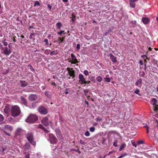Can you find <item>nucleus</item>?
I'll return each instance as SVG.
<instances>
[{
    "instance_id": "2f4dec72",
    "label": "nucleus",
    "mask_w": 158,
    "mask_h": 158,
    "mask_svg": "<svg viewBox=\"0 0 158 158\" xmlns=\"http://www.w3.org/2000/svg\"><path fill=\"white\" fill-rule=\"evenodd\" d=\"M118 143V140H115L114 142L113 145L115 147H118V144L117 143Z\"/></svg>"
},
{
    "instance_id": "bf43d9fd",
    "label": "nucleus",
    "mask_w": 158,
    "mask_h": 158,
    "mask_svg": "<svg viewBox=\"0 0 158 158\" xmlns=\"http://www.w3.org/2000/svg\"><path fill=\"white\" fill-rule=\"evenodd\" d=\"M75 152H78L79 154H80L81 153V152L79 151L78 149H75Z\"/></svg>"
},
{
    "instance_id": "0eeeda50",
    "label": "nucleus",
    "mask_w": 158,
    "mask_h": 158,
    "mask_svg": "<svg viewBox=\"0 0 158 158\" xmlns=\"http://www.w3.org/2000/svg\"><path fill=\"white\" fill-rule=\"evenodd\" d=\"M38 111L40 114L44 115L48 113L47 109L43 106H41L39 108Z\"/></svg>"
},
{
    "instance_id": "79ce46f5",
    "label": "nucleus",
    "mask_w": 158,
    "mask_h": 158,
    "mask_svg": "<svg viewBox=\"0 0 158 158\" xmlns=\"http://www.w3.org/2000/svg\"><path fill=\"white\" fill-rule=\"evenodd\" d=\"M84 74L85 75L88 76L89 75V72L88 70H85L84 71Z\"/></svg>"
},
{
    "instance_id": "864d4df0",
    "label": "nucleus",
    "mask_w": 158,
    "mask_h": 158,
    "mask_svg": "<svg viewBox=\"0 0 158 158\" xmlns=\"http://www.w3.org/2000/svg\"><path fill=\"white\" fill-rule=\"evenodd\" d=\"M106 140L104 138L102 139V144H104L105 143V142L106 141Z\"/></svg>"
},
{
    "instance_id": "338daca9",
    "label": "nucleus",
    "mask_w": 158,
    "mask_h": 158,
    "mask_svg": "<svg viewBox=\"0 0 158 158\" xmlns=\"http://www.w3.org/2000/svg\"><path fill=\"white\" fill-rule=\"evenodd\" d=\"M34 28V27H33V26H32V25H31V26H29L28 29L30 30L31 29V28Z\"/></svg>"
},
{
    "instance_id": "1a4fd4ad",
    "label": "nucleus",
    "mask_w": 158,
    "mask_h": 158,
    "mask_svg": "<svg viewBox=\"0 0 158 158\" xmlns=\"http://www.w3.org/2000/svg\"><path fill=\"white\" fill-rule=\"evenodd\" d=\"M71 57L72 58V61H71L69 60V61L72 64H76L78 62V61L77 60L75 56L74 55V54L72 53L71 54Z\"/></svg>"
},
{
    "instance_id": "9b49d317",
    "label": "nucleus",
    "mask_w": 158,
    "mask_h": 158,
    "mask_svg": "<svg viewBox=\"0 0 158 158\" xmlns=\"http://www.w3.org/2000/svg\"><path fill=\"white\" fill-rule=\"evenodd\" d=\"M111 61L113 63H116L117 62V59L116 57H115L112 54H110L109 55Z\"/></svg>"
},
{
    "instance_id": "0e129e2a",
    "label": "nucleus",
    "mask_w": 158,
    "mask_h": 158,
    "mask_svg": "<svg viewBox=\"0 0 158 158\" xmlns=\"http://www.w3.org/2000/svg\"><path fill=\"white\" fill-rule=\"evenodd\" d=\"M85 103H86V104L88 106L89 105L88 102L86 100H85Z\"/></svg>"
},
{
    "instance_id": "8fccbe9b",
    "label": "nucleus",
    "mask_w": 158,
    "mask_h": 158,
    "mask_svg": "<svg viewBox=\"0 0 158 158\" xmlns=\"http://www.w3.org/2000/svg\"><path fill=\"white\" fill-rule=\"evenodd\" d=\"M96 120L98 122V121H100L102 120V118H98V117L97 118H96Z\"/></svg>"
},
{
    "instance_id": "e433bc0d",
    "label": "nucleus",
    "mask_w": 158,
    "mask_h": 158,
    "mask_svg": "<svg viewBox=\"0 0 158 158\" xmlns=\"http://www.w3.org/2000/svg\"><path fill=\"white\" fill-rule=\"evenodd\" d=\"M85 135L86 136H88L90 135V133L88 131H87L85 133Z\"/></svg>"
},
{
    "instance_id": "4d7b16f0",
    "label": "nucleus",
    "mask_w": 158,
    "mask_h": 158,
    "mask_svg": "<svg viewBox=\"0 0 158 158\" xmlns=\"http://www.w3.org/2000/svg\"><path fill=\"white\" fill-rule=\"evenodd\" d=\"M51 85L52 86H56V84L55 82H51Z\"/></svg>"
},
{
    "instance_id": "680f3d73",
    "label": "nucleus",
    "mask_w": 158,
    "mask_h": 158,
    "mask_svg": "<svg viewBox=\"0 0 158 158\" xmlns=\"http://www.w3.org/2000/svg\"><path fill=\"white\" fill-rule=\"evenodd\" d=\"M141 57L143 58H144L147 57V56L146 55H142L141 56Z\"/></svg>"
},
{
    "instance_id": "b1692460",
    "label": "nucleus",
    "mask_w": 158,
    "mask_h": 158,
    "mask_svg": "<svg viewBox=\"0 0 158 158\" xmlns=\"http://www.w3.org/2000/svg\"><path fill=\"white\" fill-rule=\"evenodd\" d=\"M58 54V52H57V51H52L51 52H50V54L51 56H52V55H57Z\"/></svg>"
},
{
    "instance_id": "f704fd0d",
    "label": "nucleus",
    "mask_w": 158,
    "mask_h": 158,
    "mask_svg": "<svg viewBox=\"0 0 158 158\" xmlns=\"http://www.w3.org/2000/svg\"><path fill=\"white\" fill-rule=\"evenodd\" d=\"M4 119V116L1 114H0V122L2 121Z\"/></svg>"
},
{
    "instance_id": "bb28decb",
    "label": "nucleus",
    "mask_w": 158,
    "mask_h": 158,
    "mask_svg": "<svg viewBox=\"0 0 158 158\" xmlns=\"http://www.w3.org/2000/svg\"><path fill=\"white\" fill-rule=\"evenodd\" d=\"M8 107L7 106H6L4 110V113L7 114H8Z\"/></svg>"
},
{
    "instance_id": "a19ab883",
    "label": "nucleus",
    "mask_w": 158,
    "mask_h": 158,
    "mask_svg": "<svg viewBox=\"0 0 158 158\" xmlns=\"http://www.w3.org/2000/svg\"><path fill=\"white\" fill-rule=\"evenodd\" d=\"M139 90L138 89H136L134 93L137 94H139Z\"/></svg>"
},
{
    "instance_id": "774afa93",
    "label": "nucleus",
    "mask_w": 158,
    "mask_h": 158,
    "mask_svg": "<svg viewBox=\"0 0 158 158\" xmlns=\"http://www.w3.org/2000/svg\"><path fill=\"white\" fill-rule=\"evenodd\" d=\"M91 81H94V82H94V81H95V80H94V78H93L92 77L91 79Z\"/></svg>"
},
{
    "instance_id": "37998d69",
    "label": "nucleus",
    "mask_w": 158,
    "mask_h": 158,
    "mask_svg": "<svg viewBox=\"0 0 158 158\" xmlns=\"http://www.w3.org/2000/svg\"><path fill=\"white\" fill-rule=\"evenodd\" d=\"M70 91V89L69 88H66L65 89V94H68L69 93V91Z\"/></svg>"
},
{
    "instance_id": "aec40b11",
    "label": "nucleus",
    "mask_w": 158,
    "mask_h": 158,
    "mask_svg": "<svg viewBox=\"0 0 158 158\" xmlns=\"http://www.w3.org/2000/svg\"><path fill=\"white\" fill-rule=\"evenodd\" d=\"M21 102L22 103L25 105H26L27 103V101L25 98L22 97H21Z\"/></svg>"
},
{
    "instance_id": "f03ea898",
    "label": "nucleus",
    "mask_w": 158,
    "mask_h": 158,
    "mask_svg": "<svg viewBox=\"0 0 158 158\" xmlns=\"http://www.w3.org/2000/svg\"><path fill=\"white\" fill-rule=\"evenodd\" d=\"M26 137L29 142L34 147H35L36 144V143L35 141H34L33 133L28 132L26 135Z\"/></svg>"
},
{
    "instance_id": "de8ad7c7",
    "label": "nucleus",
    "mask_w": 158,
    "mask_h": 158,
    "mask_svg": "<svg viewBox=\"0 0 158 158\" xmlns=\"http://www.w3.org/2000/svg\"><path fill=\"white\" fill-rule=\"evenodd\" d=\"M91 82L90 81H85L84 83H83V84L84 85H86V84H88L90 83Z\"/></svg>"
},
{
    "instance_id": "473e14b6",
    "label": "nucleus",
    "mask_w": 158,
    "mask_h": 158,
    "mask_svg": "<svg viewBox=\"0 0 158 158\" xmlns=\"http://www.w3.org/2000/svg\"><path fill=\"white\" fill-rule=\"evenodd\" d=\"M24 154L25 155L26 158H29V153L25 152L24 153Z\"/></svg>"
},
{
    "instance_id": "ddd939ff",
    "label": "nucleus",
    "mask_w": 158,
    "mask_h": 158,
    "mask_svg": "<svg viewBox=\"0 0 158 158\" xmlns=\"http://www.w3.org/2000/svg\"><path fill=\"white\" fill-rule=\"evenodd\" d=\"M23 130L21 128H18L15 132L16 135H21L23 134Z\"/></svg>"
},
{
    "instance_id": "5701e85b",
    "label": "nucleus",
    "mask_w": 158,
    "mask_h": 158,
    "mask_svg": "<svg viewBox=\"0 0 158 158\" xmlns=\"http://www.w3.org/2000/svg\"><path fill=\"white\" fill-rule=\"evenodd\" d=\"M30 148V145L29 143H26L24 146V148L26 150H28Z\"/></svg>"
},
{
    "instance_id": "9d476101",
    "label": "nucleus",
    "mask_w": 158,
    "mask_h": 158,
    "mask_svg": "<svg viewBox=\"0 0 158 158\" xmlns=\"http://www.w3.org/2000/svg\"><path fill=\"white\" fill-rule=\"evenodd\" d=\"M11 52V50L9 49L7 47H6L4 48V50L3 51V53L6 56L9 55Z\"/></svg>"
},
{
    "instance_id": "4468645a",
    "label": "nucleus",
    "mask_w": 158,
    "mask_h": 158,
    "mask_svg": "<svg viewBox=\"0 0 158 158\" xmlns=\"http://www.w3.org/2000/svg\"><path fill=\"white\" fill-rule=\"evenodd\" d=\"M37 99V96L35 94H31L29 97V99L31 101H35Z\"/></svg>"
},
{
    "instance_id": "c9c22d12",
    "label": "nucleus",
    "mask_w": 158,
    "mask_h": 158,
    "mask_svg": "<svg viewBox=\"0 0 158 158\" xmlns=\"http://www.w3.org/2000/svg\"><path fill=\"white\" fill-rule=\"evenodd\" d=\"M45 95L48 97L49 98L50 97V94L48 91H46L44 93Z\"/></svg>"
},
{
    "instance_id": "f3484780",
    "label": "nucleus",
    "mask_w": 158,
    "mask_h": 158,
    "mask_svg": "<svg viewBox=\"0 0 158 158\" xmlns=\"http://www.w3.org/2000/svg\"><path fill=\"white\" fill-rule=\"evenodd\" d=\"M142 21L145 24H147L149 22V19L148 18H143Z\"/></svg>"
},
{
    "instance_id": "c85d7f7f",
    "label": "nucleus",
    "mask_w": 158,
    "mask_h": 158,
    "mask_svg": "<svg viewBox=\"0 0 158 158\" xmlns=\"http://www.w3.org/2000/svg\"><path fill=\"white\" fill-rule=\"evenodd\" d=\"M50 50L46 49L45 50L44 52V53L45 55H48L50 53Z\"/></svg>"
},
{
    "instance_id": "58836bf2",
    "label": "nucleus",
    "mask_w": 158,
    "mask_h": 158,
    "mask_svg": "<svg viewBox=\"0 0 158 158\" xmlns=\"http://www.w3.org/2000/svg\"><path fill=\"white\" fill-rule=\"evenodd\" d=\"M143 143V141H139L137 142V145L141 144Z\"/></svg>"
},
{
    "instance_id": "72a5a7b5",
    "label": "nucleus",
    "mask_w": 158,
    "mask_h": 158,
    "mask_svg": "<svg viewBox=\"0 0 158 158\" xmlns=\"http://www.w3.org/2000/svg\"><path fill=\"white\" fill-rule=\"evenodd\" d=\"M104 79L106 82H110V78L106 77Z\"/></svg>"
},
{
    "instance_id": "3c124183",
    "label": "nucleus",
    "mask_w": 158,
    "mask_h": 158,
    "mask_svg": "<svg viewBox=\"0 0 158 158\" xmlns=\"http://www.w3.org/2000/svg\"><path fill=\"white\" fill-rule=\"evenodd\" d=\"M2 43H3V45L5 46H7L8 45V43L7 42L2 41Z\"/></svg>"
},
{
    "instance_id": "49530a36",
    "label": "nucleus",
    "mask_w": 158,
    "mask_h": 158,
    "mask_svg": "<svg viewBox=\"0 0 158 158\" xmlns=\"http://www.w3.org/2000/svg\"><path fill=\"white\" fill-rule=\"evenodd\" d=\"M80 44H77L76 47L77 49V50H79L80 49Z\"/></svg>"
},
{
    "instance_id": "052dcab7",
    "label": "nucleus",
    "mask_w": 158,
    "mask_h": 158,
    "mask_svg": "<svg viewBox=\"0 0 158 158\" xmlns=\"http://www.w3.org/2000/svg\"><path fill=\"white\" fill-rule=\"evenodd\" d=\"M139 63L140 65H142L143 64V61L142 60H140L139 61Z\"/></svg>"
},
{
    "instance_id": "7ed1b4c3",
    "label": "nucleus",
    "mask_w": 158,
    "mask_h": 158,
    "mask_svg": "<svg viewBox=\"0 0 158 158\" xmlns=\"http://www.w3.org/2000/svg\"><path fill=\"white\" fill-rule=\"evenodd\" d=\"M151 104L153 106V110L156 111L158 110V99L152 98L151 100Z\"/></svg>"
},
{
    "instance_id": "f257e3e1",
    "label": "nucleus",
    "mask_w": 158,
    "mask_h": 158,
    "mask_svg": "<svg viewBox=\"0 0 158 158\" xmlns=\"http://www.w3.org/2000/svg\"><path fill=\"white\" fill-rule=\"evenodd\" d=\"M21 113L20 108L17 106H14L12 107L11 109V114L14 117H16Z\"/></svg>"
},
{
    "instance_id": "e2e57ef3",
    "label": "nucleus",
    "mask_w": 158,
    "mask_h": 158,
    "mask_svg": "<svg viewBox=\"0 0 158 158\" xmlns=\"http://www.w3.org/2000/svg\"><path fill=\"white\" fill-rule=\"evenodd\" d=\"M15 36L14 37H13L12 38V39H13V41L14 42H16V40H15Z\"/></svg>"
},
{
    "instance_id": "cd10ccee",
    "label": "nucleus",
    "mask_w": 158,
    "mask_h": 158,
    "mask_svg": "<svg viewBox=\"0 0 158 158\" xmlns=\"http://www.w3.org/2000/svg\"><path fill=\"white\" fill-rule=\"evenodd\" d=\"M59 41L60 43H61L64 42V40L65 39V37H62V38L61 37H59Z\"/></svg>"
},
{
    "instance_id": "393cba45",
    "label": "nucleus",
    "mask_w": 158,
    "mask_h": 158,
    "mask_svg": "<svg viewBox=\"0 0 158 158\" xmlns=\"http://www.w3.org/2000/svg\"><path fill=\"white\" fill-rule=\"evenodd\" d=\"M62 26V24L60 22H59L56 24V26H57V28H58L59 29H60Z\"/></svg>"
},
{
    "instance_id": "6ab92c4d",
    "label": "nucleus",
    "mask_w": 158,
    "mask_h": 158,
    "mask_svg": "<svg viewBox=\"0 0 158 158\" xmlns=\"http://www.w3.org/2000/svg\"><path fill=\"white\" fill-rule=\"evenodd\" d=\"M4 128L10 131H11L13 129V127L12 126L8 125H6L4 126Z\"/></svg>"
},
{
    "instance_id": "c756f323",
    "label": "nucleus",
    "mask_w": 158,
    "mask_h": 158,
    "mask_svg": "<svg viewBox=\"0 0 158 158\" xmlns=\"http://www.w3.org/2000/svg\"><path fill=\"white\" fill-rule=\"evenodd\" d=\"M37 5L38 6H40V4L39 2L38 1H36L35 2L34 6L35 7Z\"/></svg>"
},
{
    "instance_id": "69168bd1",
    "label": "nucleus",
    "mask_w": 158,
    "mask_h": 158,
    "mask_svg": "<svg viewBox=\"0 0 158 158\" xmlns=\"http://www.w3.org/2000/svg\"><path fill=\"white\" fill-rule=\"evenodd\" d=\"M145 75V73L144 72H142V74L141 76L144 77V75Z\"/></svg>"
},
{
    "instance_id": "dca6fc26",
    "label": "nucleus",
    "mask_w": 158,
    "mask_h": 158,
    "mask_svg": "<svg viewBox=\"0 0 158 158\" xmlns=\"http://www.w3.org/2000/svg\"><path fill=\"white\" fill-rule=\"evenodd\" d=\"M129 1L130 7L132 8H135V2L136 1H132L131 0H130Z\"/></svg>"
},
{
    "instance_id": "a878e982",
    "label": "nucleus",
    "mask_w": 158,
    "mask_h": 158,
    "mask_svg": "<svg viewBox=\"0 0 158 158\" xmlns=\"http://www.w3.org/2000/svg\"><path fill=\"white\" fill-rule=\"evenodd\" d=\"M96 80L98 82H101L102 81V78L101 76H99L96 78Z\"/></svg>"
},
{
    "instance_id": "f8f14e48",
    "label": "nucleus",
    "mask_w": 158,
    "mask_h": 158,
    "mask_svg": "<svg viewBox=\"0 0 158 158\" xmlns=\"http://www.w3.org/2000/svg\"><path fill=\"white\" fill-rule=\"evenodd\" d=\"M43 124L45 126H47L48 125V119L47 117H45L42 120Z\"/></svg>"
},
{
    "instance_id": "a18cd8bd",
    "label": "nucleus",
    "mask_w": 158,
    "mask_h": 158,
    "mask_svg": "<svg viewBox=\"0 0 158 158\" xmlns=\"http://www.w3.org/2000/svg\"><path fill=\"white\" fill-rule=\"evenodd\" d=\"M35 33H32L30 35L29 38L30 39H32L33 38V36L35 35Z\"/></svg>"
},
{
    "instance_id": "c03bdc74",
    "label": "nucleus",
    "mask_w": 158,
    "mask_h": 158,
    "mask_svg": "<svg viewBox=\"0 0 158 158\" xmlns=\"http://www.w3.org/2000/svg\"><path fill=\"white\" fill-rule=\"evenodd\" d=\"M83 92H84V93H85V95L87 96V93L89 92V91L87 89H84L83 90Z\"/></svg>"
},
{
    "instance_id": "09e8293b",
    "label": "nucleus",
    "mask_w": 158,
    "mask_h": 158,
    "mask_svg": "<svg viewBox=\"0 0 158 158\" xmlns=\"http://www.w3.org/2000/svg\"><path fill=\"white\" fill-rule=\"evenodd\" d=\"M44 42H45L46 45H48V39H45L44 40Z\"/></svg>"
},
{
    "instance_id": "603ef678",
    "label": "nucleus",
    "mask_w": 158,
    "mask_h": 158,
    "mask_svg": "<svg viewBox=\"0 0 158 158\" xmlns=\"http://www.w3.org/2000/svg\"><path fill=\"white\" fill-rule=\"evenodd\" d=\"M64 32V31H63V30H61V31H60V32H58L57 33V34H59V35H62V34Z\"/></svg>"
},
{
    "instance_id": "a211bd4d",
    "label": "nucleus",
    "mask_w": 158,
    "mask_h": 158,
    "mask_svg": "<svg viewBox=\"0 0 158 158\" xmlns=\"http://www.w3.org/2000/svg\"><path fill=\"white\" fill-rule=\"evenodd\" d=\"M20 84H21V87H26L28 85V83L27 82L25 81H20Z\"/></svg>"
},
{
    "instance_id": "412c9836",
    "label": "nucleus",
    "mask_w": 158,
    "mask_h": 158,
    "mask_svg": "<svg viewBox=\"0 0 158 158\" xmlns=\"http://www.w3.org/2000/svg\"><path fill=\"white\" fill-rule=\"evenodd\" d=\"M72 17H71L70 18L71 19V20L72 22V23H73L75 20L76 16L73 13H72Z\"/></svg>"
},
{
    "instance_id": "ea45409f",
    "label": "nucleus",
    "mask_w": 158,
    "mask_h": 158,
    "mask_svg": "<svg viewBox=\"0 0 158 158\" xmlns=\"http://www.w3.org/2000/svg\"><path fill=\"white\" fill-rule=\"evenodd\" d=\"M40 128H42V129H43L45 131V132H48V131H47V130L46 129V128H44V127H43L42 125H40Z\"/></svg>"
},
{
    "instance_id": "6e6552de",
    "label": "nucleus",
    "mask_w": 158,
    "mask_h": 158,
    "mask_svg": "<svg viewBox=\"0 0 158 158\" xmlns=\"http://www.w3.org/2000/svg\"><path fill=\"white\" fill-rule=\"evenodd\" d=\"M78 78L79 79V82L81 85H83L85 81V79L84 77V75L81 74H79Z\"/></svg>"
},
{
    "instance_id": "6e6d98bb",
    "label": "nucleus",
    "mask_w": 158,
    "mask_h": 158,
    "mask_svg": "<svg viewBox=\"0 0 158 158\" xmlns=\"http://www.w3.org/2000/svg\"><path fill=\"white\" fill-rule=\"evenodd\" d=\"M127 153H124L122 154L121 156L122 158L123 157L127 156Z\"/></svg>"
},
{
    "instance_id": "5fc2aeb1",
    "label": "nucleus",
    "mask_w": 158,
    "mask_h": 158,
    "mask_svg": "<svg viewBox=\"0 0 158 158\" xmlns=\"http://www.w3.org/2000/svg\"><path fill=\"white\" fill-rule=\"evenodd\" d=\"M80 143L81 144H82L84 145L85 144V142L82 140H80Z\"/></svg>"
},
{
    "instance_id": "4c0bfd02",
    "label": "nucleus",
    "mask_w": 158,
    "mask_h": 158,
    "mask_svg": "<svg viewBox=\"0 0 158 158\" xmlns=\"http://www.w3.org/2000/svg\"><path fill=\"white\" fill-rule=\"evenodd\" d=\"M95 130V128L94 127H92L90 128V131L92 132L94 131Z\"/></svg>"
},
{
    "instance_id": "423d86ee",
    "label": "nucleus",
    "mask_w": 158,
    "mask_h": 158,
    "mask_svg": "<svg viewBox=\"0 0 158 158\" xmlns=\"http://www.w3.org/2000/svg\"><path fill=\"white\" fill-rule=\"evenodd\" d=\"M66 70L68 71V74L70 77H71L72 79L75 77V71L73 70V68H70L69 67L67 68Z\"/></svg>"
},
{
    "instance_id": "13d9d810",
    "label": "nucleus",
    "mask_w": 158,
    "mask_h": 158,
    "mask_svg": "<svg viewBox=\"0 0 158 158\" xmlns=\"http://www.w3.org/2000/svg\"><path fill=\"white\" fill-rule=\"evenodd\" d=\"M16 20L20 22L21 23H22V22L21 21H20L19 18V17L17 18L16 19Z\"/></svg>"
},
{
    "instance_id": "2eb2a0df",
    "label": "nucleus",
    "mask_w": 158,
    "mask_h": 158,
    "mask_svg": "<svg viewBox=\"0 0 158 158\" xmlns=\"http://www.w3.org/2000/svg\"><path fill=\"white\" fill-rule=\"evenodd\" d=\"M142 79L141 78H139L137 80L135 85L138 87H141L142 85Z\"/></svg>"
},
{
    "instance_id": "4be33fe9",
    "label": "nucleus",
    "mask_w": 158,
    "mask_h": 158,
    "mask_svg": "<svg viewBox=\"0 0 158 158\" xmlns=\"http://www.w3.org/2000/svg\"><path fill=\"white\" fill-rule=\"evenodd\" d=\"M126 147V144L123 143L122 144L120 147V149H119V150L120 151H122V150L124 148H125Z\"/></svg>"
},
{
    "instance_id": "20e7f679",
    "label": "nucleus",
    "mask_w": 158,
    "mask_h": 158,
    "mask_svg": "<svg viewBox=\"0 0 158 158\" xmlns=\"http://www.w3.org/2000/svg\"><path fill=\"white\" fill-rule=\"evenodd\" d=\"M37 117L35 114H31L26 120L27 122L34 123L38 120Z\"/></svg>"
},
{
    "instance_id": "39448f33",
    "label": "nucleus",
    "mask_w": 158,
    "mask_h": 158,
    "mask_svg": "<svg viewBox=\"0 0 158 158\" xmlns=\"http://www.w3.org/2000/svg\"><path fill=\"white\" fill-rule=\"evenodd\" d=\"M49 139L50 143L52 144L56 143L58 142V140L56 136L52 134L49 135Z\"/></svg>"
},
{
    "instance_id": "7c9ffc66",
    "label": "nucleus",
    "mask_w": 158,
    "mask_h": 158,
    "mask_svg": "<svg viewBox=\"0 0 158 158\" xmlns=\"http://www.w3.org/2000/svg\"><path fill=\"white\" fill-rule=\"evenodd\" d=\"M136 22L135 21H133L131 22L130 24H131L132 26L133 27L136 26Z\"/></svg>"
}]
</instances>
